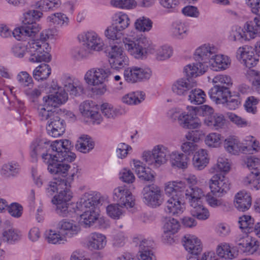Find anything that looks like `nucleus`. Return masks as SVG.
<instances>
[{
	"mask_svg": "<svg viewBox=\"0 0 260 260\" xmlns=\"http://www.w3.org/2000/svg\"><path fill=\"white\" fill-rule=\"evenodd\" d=\"M260 21L255 19L254 22H247L244 29L240 27H235L231 32L230 38L234 41H249L254 39L257 34V30L260 29Z\"/></svg>",
	"mask_w": 260,
	"mask_h": 260,
	"instance_id": "nucleus-7",
	"label": "nucleus"
},
{
	"mask_svg": "<svg viewBox=\"0 0 260 260\" xmlns=\"http://www.w3.org/2000/svg\"><path fill=\"white\" fill-rule=\"evenodd\" d=\"M97 107L91 101H85L80 105L79 110L82 115L86 117H89L94 110H97Z\"/></svg>",
	"mask_w": 260,
	"mask_h": 260,
	"instance_id": "nucleus-56",
	"label": "nucleus"
},
{
	"mask_svg": "<svg viewBox=\"0 0 260 260\" xmlns=\"http://www.w3.org/2000/svg\"><path fill=\"white\" fill-rule=\"evenodd\" d=\"M191 213L192 216L196 217L200 220H206L210 217V212L202 203L191 206Z\"/></svg>",
	"mask_w": 260,
	"mask_h": 260,
	"instance_id": "nucleus-46",
	"label": "nucleus"
},
{
	"mask_svg": "<svg viewBox=\"0 0 260 260\" xmlns=\"http://www.w3.org/2000/svg\"><path fill=\"white\" fill-rule=\"evenodd\" d=\"M189 158L185 154L173 152L170 155V161L173 166L180 169H186L188 167Z\"/></svg>",
	"mask_w": 260,
	"mask_h": 260,
	"instance_id": "nucleus-37",
	"label": "nucleus"
},
{
	"mask_svg": "<svg viewBox=\"0 0 260 260\" xmlns=\"http://www.w3.org/2000/svg\"><path fill=\"white\" fill-rule=\"evenodd\" d=\"M46 239L49 243L57 244L66 240L63 235L60 233H56L55 231L50 230L46 231L45 233Z\"/></svg>",
	"mask_w": 260,
	"mask_h": 260,
	"instance_id": "nucleus-54",
	"label": "nucleus"
},
{
	"mask_svg": "<svg viewBox=\"0 0 260 260\" xmlns=\"http://www.w3.org/2000/svg\"><path fill=\"white\" fill-rule=\"evenodd\" d=\"M223 140L222 135L217 132H211L208 134L204 138L205 144L210 148H218L220 147Z\"/></svg>",
	"mask_w": 260,
	"mask_h": 260,
	"instance_id": "nucleus-40",
	"label": "nucleus"
},
{
	"mask_svg": "<svg viewBox=\"0 0 260 260\" xmlns=\"http://www.w3.org/2000/svg\"><path fill=\"white\" fill-rule=\"evenodd\" d=\"M133 169L135 170L138 178L145 181H153L155 179V174L153 171L147 167L146 168L143 165V162L140 160L133 159Z\"/></svg>",
	"mask_w": 260,
	"mask_h": 260,
	"instance_id": "nucleus-21",
	"label": "nucleus"
},
{
	"mask_svg": "<svg viewBox=\"0 0 260 260\" xmlns=\"http://www.w3.org/2000/svg\"><path fill=\"white\" fill-rule=\"evenodd\" d=\"M73 174L71 178L60 180L55 178L53 181L50 182L48 192H57L58 194L55 196L52 202L56 206L57 212L63 216H67L69 212V208L71 205V200L72 198V192L70 189V181L73 180Z\"/></svg>",
	"mask_w": 260,
	"mask_h": 260,
	"instance_id": "nucleus-3",
	"label": "nucleus"
},
{
	"mask_svg": "<svg viewBox=\"0 0 260 260\" xmlns=\"http://www.w3.org/2000/svg\"><path fill=\"white\" fill-rule=\"evenodd\" d=\"M206 95L205 92L201 89H192L188 95V100L194 105H200L205 102Z\"/></svg>",
	"mask_w": 260,
	"mask_h": 260,
	"instance_id": "nucleus-48",
	"label": "nucleus"
},
{
	"mask_svg": "<svg viewBox=\"0 0 260 260\" xmlns=\"http://www.w3.org/2000/svg\"><path fill=\"white\" fill-rule=\"evenodd\" d=\"M204 196L203 190L198 187H190L185 192V197L190 206L201 203V199Z\"/></svg>",
	"mask_w": 260,
	"mask_h": 260,
	"instance_id": "nucleus-33",
	"label": "nucleus"
},
{
	"mask_svg": "<svg viewBox=\"0 0 260 260\" xmlns=\"http://www.w3.org/2000/svg\"><path fill=\"white\" fill-rule=\"evenodd\" d=\"M152 27V22L148 18L144 16L137 19L135 22V27L141 32L149 31Z\"/></svg>",
	"mask_w": 260,
	"mask_h": 260,
	"instance_id": "nucleus-50",
	"label": "nucleus"
},
{
	"mask_svg": "<svg viewBox=\"0 0 260 260\" xmlns=\"http://www.w3.org/2000/svg\"><path fill=\"white\" fill-rule=\"evenodd\" d=\"M204 123L209 127L218 129L222 128L225 123V119L222 115L216 114L206 117L204 119Z\"/></svg>",
	"mask_w": 260,
	"mask_h": 260,
	"instance_id": "nucleus-45",
	"label": "nucleus"
},
{
	"mask_svg": "<svg viewBox=\"0 0 260 260\" xmlns=\"http://www.w3.org/2000/svg\"><path fill=\"white\" fill-rule=\"evenodd\" d=\"M59 0H40L36 5L37 8L44 11L54 10L60 6Z\"/></svg>",
	"mask_w": 260,
	"mask_h": 260,
	"instance_id": "nucleus-49",
	"label": "nucleus"
},
{
	"mask_svg": "<svg viewBox=\"0 0 260 260\" xmlns=\"http://www.w3.org/2000/svg\"><path fill=\"white\" fill-rule=\"evenodd\" d=\"M210 161V157L207 150L200 149L195 152L192 158V165L198 170L205 169Z\"/></svg>",
	"mask_w": 260,
	"mask_h": 260,
	"instance_id": "nucleus-27",
	"label": "nucleus"
},
{
	"mask_svg": "<svg viewBox=\"0 0 260 260\" xmlns=\"http://www.w3.org/2000/svg\"><path fill=\"white\" fill-rule=\"evenodd\" d=\"M111 74L109 69L94 68L88 70L84 76L85 82L89 85L98 86L107 81Z\"/></svg>",
	"mask_w": 260,
	"mask_h": 260,
	"instance_id": "nucleus-8",
	"label": "nucleus"
},
{
	"mask_svg": "<svg viewBox=\"0 0 260 260\" xmlns=\"http://www.w3.org/2000/svg\"><path fill=\"white\" fill-rule=\"evenodd\" d=\"M239 223L240 229L247 230L248 232L254 225V219L250 215H244L239 218Z\"/></svg>",
	"mask_w": 260,
	"mask_h": 260,
	"instance_id": "nucleus-59",
	"label": "nucleus"
},
{
	"mask_svg": "<svg viewBox=\"0 0 260 260\" xmlns=\"http://www.w3.org/2000/svg\"><path fill=\"white\" fill-rule=\"evenodd\" d=\"M106 237L99 233H92L88 238L87 246L91 249H101L106 245Z\"/></svg>",
	"mask_w": 260,
	"mask_h": 260,
	"instance_id": "nucleus-35",
	"label": "nucleus"
},
{
	"mask_svg": "<svg viewBox=\"0 0 260 260\" xmlns=\"http://www.w3.org/2000/svg\"><path fill=\"white\" fill-rule=\"evenodd\" d=\"M168 197L170 198L165 204V212L172 215L182 213L185 208L181 194H174Z\"/></svg>",
	"mask_w": 260,
	"mask_h": 260,
	"instance_id": "nucleus-17",
	"label": "nucleus"
},
{
	"mask_svg": "<svg viewBox=\"0 0 260 260\" xmlns=\"http://www.w3.org/2000/svg\"><path fill=\"white\" fill-rule=\"evenodd\" d=\"M236 57L249 69L255 66L258 61L254 49L248 45L239 47L236 52Z\"/></svg>",
	"mask_w": 260,
	"mask_h": 260,
	"instance_id": "nucleus-13",
	"label": "nucleus"
},
{
	"mask_svg": "<svg viewBox=\"0 0 260 260\" xmlns=\"http://www.w3.org/2000/svg\"><path fill=\"white\" fill-rule=\"evenodd\" d=\"M208 64H203L198 62L192 64H188L185 67L184 71L188 77H196L204 73L207 70Z\"/></svg>",
	"mask_w": 260,
	"mask_h": 260,
	"instance_id": "nucleus-36",
	"label": "nucleus"
},
{
	"mask_svg": "<svg viewBox=\"0 0 260 260\" xmlns=\"http://www.w3.org/2000/svg\"><path fill=\"white\" fill-rule=\"evenodd\" d=\"M43 14L37 10H30L24 14L23 25L28 27L30 31L35 35L41 29V26L36 21L41 18Z\"/></svg>",
	"mask_w": 260,
	"mask_h": 260,
	"instance_id": "nucleus-18",
	"label": "nucleus"
},
{
	"mask_svg": "<svg viewBox=\"0 0 260 260\" xmlns=\"http://www.w3.org/2000/svg\"><path fill=\"white\" fill-rule=\"evenodd\" d=\"M209 185L212 193L221 197L230 189L231 183L224 175L216 174L209 180Z\"/></svg>",
	"mask_w": 260,
	"mask_h": 260,
	"instance_id": "nucleus-9",
	"label": "nucleus"
},
{
	"mask_svg": "<svg viewBox=\"0 0 260 260\" xmlns=\"http://www.w3.org/2000/svg\"><path fill=\"white\" fill-rule=\"evenodd\" d=\"M57 229L65 239L76 236L80 231V226L73 220H62L60 221L57 225Z\"/></svg>",
	"mask_w": 260,
	"mask_h": 260,
	"instance_id": "nucleus-19",
	"label": "nucleus"
},
{
	"mask_svg": "<svg viewBox=\"0 0 260 260\" xmlns=\"http://www.w3.org/2000/svg\"><path fill=\"white\" fill-rule=\"evenodd\" d=\"M48 35L43 32L40 40H31L26 45V51L30 55L29 60L32 62H49L51 60L49 53L51 48L45 41Z\"/></svg>",
	"mask_w": 260,
	"mask_h": 260,
	"instance_id": "nucleus-4",
	"label": "nucleus"
},
{
	"mask_svg": "<svg viewBox=\"0 0 260 260\" xmlns=\"http://www.w3.org/2000/svg\"><path fill=\"white\" fill-rule=\"evenodd\" d=\"M108 61L112 69L120 70L128 64L129 59L121 47L114 46L108 53Z\"/></svg>",
	"mask_w": 260,
	"mask_h": 260,
	"instance_id": "nucleus-11",
	"label": "nucleus"
},
{
	"mask_svg": "<svg viewBox=\"0 0 260 260\" xmlns=\"http://www.w3.org/2000/svg\"><path fill=\"white\" fill-rule=\"evenodd\" d=\"M94 143L90 137L87 136L80 137L77 141L76 148L83 153H87L93 149Z\"/></svg>",
	"mask_w": 260,
	"mask_h": 260,
	"instance_id": "nucleus-44",
	"label": "nucleus"
},
{
	"mask_svg": "<svg viewBox=\"0 0 260 260\" xmlns=\"http://www.w3.org/2000/svg\"><path fill=\"white\" fill-rule=\"evenodd\" d=\"M119 205V204H113L107 206L106 209L107 213L111 218L118 219L122 214L123 211Z\"/></svg>",
	"mask_w": 260,
	"mask_h": 260,
	"instance_id": "nucleus-58",
	"label": "nucleus"
},
{
	"mask_svg": "<svg viewBox=\"0 0 260 260\" xmlns=\"http://www.w3.org/2000/svg\"><path fill=\"white\" fill-rule=\"evenodd\" d=\"M50 147L55 153L44 154L42 158L48 164V170L51 174L65 177L70 166L63 161L70 162L76 158L75 154L71 151V143L67 139L56 140Z\"/></svg>",
	"mask_w": 260,
	"mask_h": 260,
	"instance_id": "nucleus-1",
	"label": "nucleus"
},
{
	"mask_svg": "<svg viewBox=\"0 0 260 260\" xmlns=\"http://www.w3.org/2000/svg\"><path fill=\"white\" fill-rule=\"evenodd\" d=\"M236 242L240 249L248 255L255 252L258 247L257 240L246 233L238 236Z\"/></svg>",
	"mask_w": 260,
	"mask_h": 260,
	"instance_id": "nucleus-14",
	"label": "nucleus"
},
{
	"mask_svg": "<svg viewBox=\"0 0 260 260\" xmlns=\"http://www.w3.org/2000/svg\"><path fill=\"white\" fill-rule=\"evenodd\" d=\"M145 93L140 91L128 93L123 96L122 101L124 103L128 105H136L144 100Z\"/></svg>",
	"mask_w": 260,
	"mask_h": 260,
	"instance_id": "nucleus-43",
	"label": "nucleus"
},
{
	"mask_svg": "<svg viewBox=\"0 0 260 260\" xmlns=\"http://www.w3.org/2000/svg\"><path fill=\"white\" fill-rule=\"evenodd\" d=\"M216 251L220 259L226 260L233 259L238 255V251L236 248L228 243L219 244L216 248Z\"/></svg>",
	"mask_w": 260,
	"mask_h": 260,
	"instance_id": "nucleus-26",
	"label": "nucleus"
},
{
	"mask_svg": "<svg viewBox=\"0 0 260 260\" xmlns=\"http://www.w3.org/2000/svg\"><path fill=\"white\" fill-rule=\"evenodd\" d=\"M183 245L190 253L198 255L202 250L201 240L195 235H186L183 238Z\"/></svg>",
	"mask_w": 260,
	"mask_h": 260,
	"instance_id": "nucleus-22",
	"label": "nucleus"
},
{
	"mask_svg": "<svg viewBox=\"0 0 260 260\" xmlns=\"http://www.w3.org/2000/svg\"><path fill=\"white\" fill-rule=\"evenodd\" d=\"M183 120H181V126L183 128L188 129H195L200 128L202 122L196 114H186L183 116Z\"/></svg>",
	"mask_w": 260,
	"mask_h": 260,
	"instance_id": "nucleus-38",
	"label": "nucleus"
},
{
	"mask_svg": "<svg viewBox=\"0 0 260 260\" xmlns=\"http://www.w3.org/2000/svg\"><path fill=\"white\" fill-rule=\"evenodd\" d=\"M216 167L219 171L226 174L231 170V162L228 158L220 156L217 159Z\"/></svg>",
	"mask_w": 260,
	"mask_h": 260,
	"instance_id": "nucleus-62",
	"label": "nucleus"
},
{
	"mask_svg": "<svg viewBox=\"0 0 260 260\" xmlns=\"http://www.w3.org/2000/svg\"><path fill=\"white\" fill-rule=\"evenodd\" d=\"M143 198L150 206L156 207L163 202V194L160 188L154 184L146 186L143 190Z\"/></svg>",
	"mask_w": 260,
	"mask_h": 260,
	"instance_id": "nucleus-10",
	"label": "nucleus"
},
{
	"mask_svg": "<svg viewBox=\"0 0 260 260\" xmlns=\"http://www.w3.org/2000/svg\"><path fill=\"white\" fill-rule=\"evenodd\" d=\"M114 199L126 208L134 207L135 200L129 189L125 186H119L114 190Z\"/></svg>",
	"mask_w": 260,
	"mask_h": 260,
	"instance_id": "nucleus-15",
	"label": "nucleus"
},
{
	"mask_svg": "<svg viewBox=\"0 0 260 260\" xmlns=\"http://www.w3.org/2000/svg\"><path fill=\"white\" fill-rule=\"evenodd\" d=\"M245 164L250 170L260 171V157L255 156H249L247 158Z\"/></svg>",
	"mask_w": 260,
	"mask_h": 260,
	"instance_id": "nucleus-64",
	"label": "nucleus"
},
{
	"mask_svg": "<svg viewBox=\"0 0 260 260\" xmlns=\"http://www.w3.org/2000/svg\"><path fill=\"white\" fill-rule=\"evenodd\" d=\"M246 78L250 83L252 88L260 92V71L249 69L247 72Z\"/></svg>",
	"mask_w": 260,
	"mask_h": 260,
	"instance_id": "nucleus-47",
	"label": "nucleus"
},
{
	"mask_svg": "<svg viewBox=\"0 0 260 260\" xmlns=\"http://www.w3.org/2000/svg\"><path fill=\"white\" fill-rule=\"evenodd\" d=\"M180 228V224L179 221L174 218H166L164 224V237H167L168 235L169 236V238L167 239L166 242L171 243L174 241L173 238L171 235H173L176 233L179 230Z\"/></svg>",
	"mask_w": 260,
	"mask_h": 260,
	"instance_id": "nucleus-30",
	"label": "nucleus"
},
{
	"mask_svg": "<svg viewBox=\"0 0 260 260\" xmlns=\"http://www.w3.org/2000/svg\"><path fill=\"white\" fill-rule=\"evenodd\" d=\"M231 94L227 87L215 85L210 90V98L217 104H224Z\"/></svg>",
	"mask_w": 260,
	"mask_h": 260,
	"instance_id": "nucleus-29",
	"label": "nucleus"
},
{
	"mask_svg": "<svg viewBox=\"0 0 260 260\" xmlns=\"http://www.w3.org/2000/svg\"><path fill=\"white\" fill-rule=\"evenodd\" d=\"M100 194L95 196L85 194V199L81 200V206L85 211L80 216L81 222L85 226H90L98 219L99 210L96 206L100 203Z\"/></svg>",
	"mask_w": 260,
	"mask_h": 260,
	"instance_id": "nucleus-6",
	"label": "nucleus"
},
{
	"mask_svg": "<svg viewBox=\"0 0 260 260\" xmlns=\"http://www.w3.org/2000/svg\"><path fill=\"white\" fill-rule=\"evenodd\" d=\"M68 100L67 94L56 82L53 81L47 94L43 98V105L38 108L39 115L42 120H47L58 115L53 110L65 103Z\"/></svg>",
	"mask_w": 260,
	"mask_h": 260,
	"instance_id": "nucleus-2",
	"label": "nucleus"
},
{
	"mask_svg": "<svg viewBox=\"0 0 260 260\" xmlns=\"http://www.w3.org/2000/svg\"><path fill=\"white\" fill-rule=\"evenodd\" d=\"M231 60L228 56L221 54L212 56L209 60V66L215 71H220L228 69L231 65Z\"/></svg>",
	"mask_w": 260,
	"mask_h": 260,
	"instance_id": "nucleus-28",
	"label": "nucleus"
},
{
	"mask_svg": "<svg viewBox=\"0 0 260 260\" xmlns=\"http://www.w3.org/2000/svg\"><path fill=\"white\" fill-rule=\"evenodd\" d=\"M169 153L168 149L162 145L155 146L150 155L149 152H145L143 157L145 161L149 165L154 164L155 166H160L167 161V155Z\"/></svg>",
	"mask_w": 260,
	"mask_h": 260,
	"instance_id": "nucleus-12",
	"label": "nucleus"
},
{
	"mask_svg": "<svg viewBox=\"0 0 260 260\" xmlns=\"http://www.w3.org/2000/svg\"><path fill=\"white\" fill-rule=\"evenodd\" d=\"M213 54L212 49L208 45H203L198 48L194 53V58L196 60L201 62L203 64H208L211 55Z\"/></svg>",
	"mask_w": 260,
	"mask_h": 260,
	"instance_id": "nucleus-32",
	"label": "nucleus"
},
{
	"mask_svg": "<svg viewBox=\"0 0 260 260\" xmlns=\"http://www.w3.org/2000/svg\"><path fill=\"white\" fill-rule=\"evenodd\" d=\"M17 79L20 85L23 87L32 86L34 85L32 77L26 72H20L17 76Z\"/></svg>",
	"mask_w": 260,
	"mask_h": 260,
	"instance_id": "nucleus-61",
	"label": "nucleus"
},
{
	"mask_svg": "<svg viewBox=\"0 0 260 260\" xmlns=\"http://www.w3.org/2000/svg\"><path fill=\"white\" fill-rule=\"evenodd\" d=\"M111 4L114 7L127 10L135 9L138 5L136 0H111Z\"/></svg>",
	"mask_w": 260,
	"mask_h": 260,
	"instance_id": "nucleus-52",
	"label": "nucleus"
},
{
	"mask_svg": "<svg viewBox=\"0 0 260 260\" xmlns=\"http://www.w3.org/2000/svg\"><path fill=\"white\" fill-rule=\"evenodd\" d=\"M186 187V182L180 180H171L166 182L164 185V190L167 196L174 194H181Z\"/></svg>",
	"mask_w": 260,
	"mask_h": 260,
	"instance_id": "nucleus-23",
	"label": "nucleus"
},
{
	"mask_svg": "<svg viewBox=\"0 0 260 260\" xmlns=\"http://www.w3.org/2000/svg\"><path fill=\"white\" fill-rule=\"evenodd\" d=\"M252 197L250 192L242 190L238 192L235 196L234 205L236 208L240 211L248 210L251 206Z\"/></svg>",
	"mask_w": 260,
	"mask_h": 260,
	"instance_id": "nucleus-20",
	"label": "nucleus"
},
{
	"mask_svg": "<svg viewBox=\"0 0 260 260\" xmlns=\"http://www.w3.org/2000/svg\"><path fill=\"white\" fill-rule=\"evenodd\" d=\"M123 42L127 51L137 59L146 57L148 54L153 53L154 50V46L152 42L144 36L135 40L125 38L123 40Z\"/></svg>",
	"mask_w": 260,
	"mask_h": 260,
	"instance_id": "nucleus-5",
	"label": "nucleus"
},
{
	"mask_svg": "<svg viewBox=\"0 0 260 260\" xmlns=\"http://www.w3.org/2000/svg\"><path fill=\"white\" fill-rule=\"evenodd\" d=\"M64 92L67 90L71 95L77 96L83 93L84 88L82 83L76 79L65 77L62 81Z\"/></svg>",
	"mask_w": 260,
	"mask_h": 260,
	"instance_id": "nucleus-24",
	"label": "nucleus"
},
{
	"mask_svg": "<svg viewBox=\"0 0 260 260\" xmlns=\"http://www.w3.org/2000/svg\"><path fill=\"white\" fill-rule=\"evenodd\" d=\"M47 145L44 141L41 140H36L32 142L30 146V155L31 158L36 159L38 155L45 150Z\"/></svg>",
	"mask_w": 260,
	"mask_h": 260,
	"instance_id": "nucleus-51",
	"label": "nucleus"
},
{
	"mask_svg": "<svg viewBox=\"0 0 260 260\" xmlns=\"http://www.w3.org/2000/svg\"><path fill=\"white\" fill-rule=\"evenodd\" d=\"M85 42L89 51H100L103 49L104 43L99 36L94 31H88L79 36Z\"/></svg>",
	"mask_w": 260,
	"mask_h": 260,
	"instance_id": "nucleus-16",
	"label": "nucleus"
},
{
	"mask_svg": "<svg viewBox=\"0 0 260 260\" xmlns=\"http://www.w3.org/2000/svg\"><path fill=\"white\" fill-rule=\"evenodd\" d=\"M212 82L214 84H217V85L227 87L231 86L233 84L231 78L226 75L219 74L214 77Z\"/></svg>",
	"mask_w": 260,
	"mask_h": 260,
	"instance_id": "nucleus-57",
	"label": "nucleus"
},
{
	"mask_svg": "<svg viewBox=\"0 0 260 260\" xmlns=\"http://www.w3.org/2000/svg\"><path fill=\"white\" fill-rule=\"evenodd\" d=\"M14 37L17 40H20L22 39L23 36H33L35 35L31 33L28 27L22 25L21 27L15 28L12 32Z\"/></svg>",
	"mask_w": 260,
	"mask_h": 260,
	"instance_id": "nucleus-63",
	"label": "nucleus"
},
{
	"mask_svg": "<svg viewBox=\"0 0 260 260\" xmlns=\"http://www.w3.org/2000/svg\"><path fill=\"white\" fill-rule=\"evenodd\" d=\"M51 69L50 66L43 63L37 67L33 72V77L35 80L39 81L47 79L51 74Z\"/></svg>",
	"mask_w": 260,
	"mask_h": 260,
	"instance_id": "nucleus-42",
	"label": "nucleus"
},
{
	"mask_svg": "<svg viewBox=\"0 0 260 260\" xmlns=\"http://www.w3.org/2000/svg\"><path fill=\"white\" fill-rule=\"evenodd\" d=\"M101 110L103 114L108 118H114L120 114L118 109L108 103L102 105Z\"/></svg>",
	"mask_w": 260,
	"mask_h": 260,
	"instance_id": "nucleus-55",
	"label": "nucleus"
},
{
	"mask_svg": "<svg viewBox=\"0 0 260 260\" xmlns=\"http://www.w3.org/2000/svg\"><path fill=\"white\" fill-rule=\"evenodd\" d=\"M46 128L48 134L53 137L61 136L65 131L63 121L60 119L58 115L50 119Z\"/></svg>",
	"mask_w": 260,
	"mask_h": 260,
	"instance_id": "nucleus-25",
	"label": "nucleus"
},
{
	"mask_svg": "<svg viewBox=\"0 0 260 260\" xmlns=\"http://www.w3.org/2000/svg\"><path fill=\"white\" fill-rule=\"evenodd\" d=\"M121 31L122 30H119V28L112 23L105 30V35L108 39L112 40H121L123 37Z\"/></svg>",
	"mask_w": 260,
	"mask_h": 260,
	"instance_id": "nucleus-53",
	"label": "nucleus"
},
{
	"mask_svg": "<svg viewBox=\"0 0 260 260\" xmlns=\"http://www.w3.org/2000/svg\"><path fill=\"white\" fill-rule=\"evenodd\" d=\"M242 182L245 186L256 190L260 189V172H251L243 178Z\"/></svg>",
	"mask_w": 260,
	"mask_h": 260,
	"instance_id": "nucleus-41",
	"label": "nucleus"
},
{
	"mask_svg": "<svg viewBox=\"0 0 260 260\" xmlns=\"http://www.w3.org/2000/svg\"><path fill=\"white\" fill-rule=\"evenodd\" d=\"M196 83L192 82L190 83L185 79H180L175 82L172 86L173 92L178 95H184L187 91L196 86Z\"/></svg>",
	"mask_w": 260,
	"mask_h": 260,
	"instance_id": "nucleus-34",
	"label": "nucleus"
},
{
	"mask_svg": "<svg viewBox=\"0 0 260 260\" xmlns=\"http://www.w3.org/2000/svg\"><path fill=\"white\" fill-rule=\"evenodd\" d=\"M224 147L228 152L234 155L244 153L243 149L246 148L242 146L241 142L235 136L229 137L224 140Z\"/></svg>",
	"mask_w": 260,
	"mask_h": 260,
	"instance_id": "nucleus-31",
	"label": "nucleus"
},
{
	"mask_svg": "<svg viewBox=\"0 0 260 260\" xmlns=\"http://www.w3.org/2000/svg\"><path fill=\"white\" fill-rule=\"evenodd\" d=\"M211 192L208 193L206 196V200L208 205L213 208H217L225 206V203L222 199H218Z\"/></svg>",
	"mask_w": 260,
	"mask_h": 260,
	"instance_id": "nucleus-60",
	"label": "nucleus"
},
{
	"mask_svg": "<svg viewBox=\"0 0 260 260\" xmlns=\"http://www.w3.org/2000/svg\"><path fill=\"white\" fill-rule=\"evenodd\" d=\"M112 23L119 28V30H123L129 26L130 19L126 14L119 12L112 16Z\"/></svg>",
	"mask_w": 260,
	"mask_h": 260,
	"instance_id": "nucleus-39",
	"label": "nucleus"
}]
</instances>
